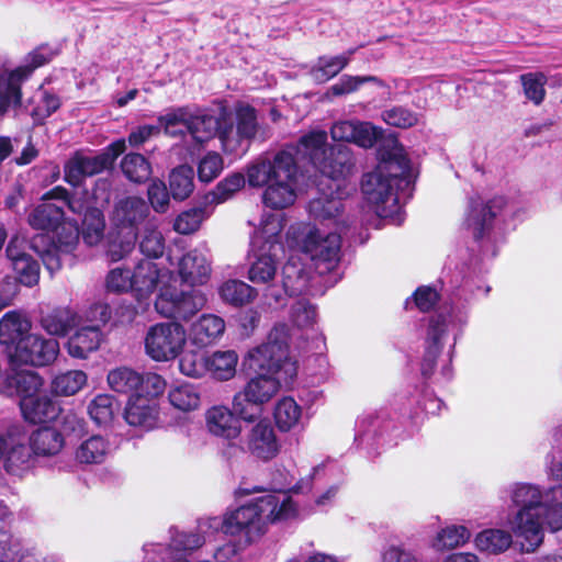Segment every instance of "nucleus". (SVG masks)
<instances>
[{"mask_svg":"<svg viewBox=\"0 0 562 562\" xmlns=\"http://www.w3.org/2000/svg\"><path fill=\"white\" fill-rule=\"evenodd\" d=\"M308 160L324 179L319 196L308 204L315 220L336 218L342 209V181L353 168V158L346 146L328 148L325 131H311L296 145L259 156L247 167V181L252 188H265L262 202L273 210L294 204L297 198L299 160Z\"/></svg>","mask_w":562,"mask_h":562,"instance_id":"nucleus-1","label":"nucleus"},{"mask_svg":"<svg viewBox=\"0 0 562 562\" xmlns=\"http://www.w3.org/2000/svg\"><path fill=\"white\" fill-rule=\"evenodd\" d=\"M515 510L508 515L510 527H562V485L542 491L529 483L510 490Z\"/></svg>","mask_w":562,"mask_h":562,"instance_id":"nucleus-2","label":"nucleus"},{"mask_svg":"<svg viewBox=\"0 0 562 562\" xmlns=\"http://www.w3.org/2000/svg\"><path fill=\"white\" fill-rule=\"evenodd\" d=\"M408 171V159L398 150L363 176L362 193L378 216L392 218L400 214L396 190L409 184Z\"/></svg>","mask_w":562,"mask_h":562,"instance_id":"nucleus-3","label":"nucleus"},{"mask_svg":"<svg viewBox=\"0 0 562 562\" xmlns=\"http://www.w3.org/2000/svg\"><path fill=\"white\" fill-rule=\"evenodd\" d=\"M300 516V510L292 498L285 494H267L247 505L227 510L220 517L200 520L199 527H262L284 524Z\"/></svg>","mask_w":562,"mask_h":562,"instance_id":"nucleus-4","label":"nucleus"},{"mask_svg":"<svg viewBox=\"0 0 562 562\" xmlns=\"http://www.w3.org/2000/svg\"><path fill=\"white\" fill-rule=\"evenodd\" d=\"M243 367L252 373L279 376L284 383L292 381L297 373V366L289 352L288 325H276L270 330L266 342L247 352Z\"/></svg>","mask_w":562,"mask_h":562,"instance_id":"nucleus-5","label":"nucleus"},{"mask_svg":"<svg viewBox=\"0 0 562 562\" xmlns=\"http://www.w3.org/2000/svg\"><path fill=\"white\" fill-rule=\"evenodd\" d=\"M297 250L313 262L319 274L333 271L340 259L341 236L310 225L291 228Z\"/></svg>","mask_w":562,"mask_h":562,"instance_id":"nucleus-6","label":"nucleus"},{"mask_svg":"<svg viewBox=\"0 0 562 562\" xmlns=\"http://www.w3.org/2000/svg\"><path fill=\"white\" fill-rule=\"evenodd\" d=\"M221 116L203 112L193 113L189 108H172L158 117V123L165 133L171 137L189 136L198 145H201L215 135L221 128Z\"/></svg>","mask_w":562,"mask_h":562,"instance_id":"nucleus-7","label":"nucleus"},{"mask_svg":"<svg viewBox=\"0 0 562 562\" xmlns=\"http://www.w3.org/2000/svg\"><path fill=\"white\" fill-rule=\"evenodd\" d=\"M282 382H284L283 379L276 375L255 373L234 395L232 402L234 412L244 422H256L261 415L263 405L279 393Z\"/></svg>","mask_w":562,"mask_h":562,"instance_id":"nucleus-8","label":"nucleus"},{"mask_svg":"<svg viewBox=\"0 0 562 562\" xmlns=\"http://www.w3.org/2000/svg\"><path fill=\"white\" fill-rule=\"evenodd\" d=\"M187 345V330L181 323L161 322L151 325L144 338L146 355L157 362L178 358Z\"/></svg>","mask_w":562,"mask_h":562,"instance_id":"nucleus-9","label":"nucleus"},{"mask_svg":"<svg viewBox=\"0 0 562 562\" xmlns=\"http://www.w3.org/2000/svg\"><path fill=\"white\" fill-rule=\"evenodd\" d=\"M53 57V53L46 46H41L31 52L25 63L9 71L7 69L0 70V116H2L8 109L21 103V83L26 80L32 72L48 63Z\"/></svg>","mask_w":562,"mask_h":562,"instance_id":"nucleus-10","label":"nucleus"},{"mask_svg":"<svg viewBox=\"0 0 562 562\" xmlns=\"http://www.w3.org/2000/svg\"><path fill=\"white\" fill-rule=\"evenodd\" d=\"M206 294L195 288L189 290H167L157 297L156 311L173 322H188L206 305Z\"/></svg>","mask_w":562,"mask_h":562,"instance_id":"nucleus-11","label":"nucleus"},{"mask_svg":"<svg viewBox=\"0 0 562 562\" xmlns=\"http://www.w3.org/2000/svg\"><path fill=\"white\" fill-rule=\"evenodd\" d=\"M212 273V256L206 244L186 252L178 261L177 274L181 283L191 288L206 284Z\"/></svg>","mask_w":562,"mask_h":562,"instance_id":"nucleus-12","label":"nucleus"},{"mask_svg":"<svg viewBox=\"0 0 562 562\" xmlns=\"http://www.w3.org/2000/svg\"><path fill=\"white\" fill-rule=\"evenodd\" d=\"M58 352L59 344L56 339L30 334L16 346L11 357L21 363L41 367L52 363Z\"/></svg>","mask_w":562,"mask_h":562,"instance_id":"nucleus-13","label":"nucleus"},{"mask_svg":"<svg viewBox=\"0 0 562 562\" xmlns=\"http://www.w3.org/2000/svg\"><path fill=\"white\" fill-rule=\"evenodd\" d=\"M245 436L247 451L257 459L269 461L280 451V443L272 424L266 418H257Z\"/></svg>","mask_w":562,"mask_h":562,"instance_id":"nucleus-14","label":"nucleus"},{"mask_svg":"<svg viewBox=\"0 0 562 562\" xmlns=\"http://www.w3.org/2000/svg\"><path fill=\"white\" fill-rule=\"evenodd\" d=\"M25 240L15 236L7 246L5 255L19 281L25 286H34L40 280V265L25 251Z\"/></svg>","mask_w":562,"mask_h":562,"instance_id":"nucleus-15","label":"nucleus"},{"mask_svg":"<svg viewBox=\"0 0 562 562\" xmlns=\"http://www.w3.org/2000/svg\"><path fill=\"white\" fill-rule=\"evenodd\" d=\"M504 205L505 200L501 196L494 198L486 203L480 198L471 199L465 224L475 239L484 237L490 232L493 220Z\"/></svg>","mask_w":562,"mask_h":562,"instance_id":"nucleus-16","label":"nucleus"},{"mask_svg":"<svg viewBox=\"0 0 562 562\" xmlns=\"http://www.w3.org/2000/svg\"><path fill=\"white\" fill-rule=\"evenodd\" d=\"M149 215V206L146 201L139 196H127L120 200L113 211L112 222L119 234L135 232L138 226L146 221Z\"/></svg>","mask_w":562,"mask_h":562,"instance_id":"nucleus-17","label":"nucleus"},{"mask_svg":"<svg viewBox=\"0 0 562 562\" xmlns=\"http://www.w3.org/2000/svg\"><path fill=\"white\" fill-rule=\"evenodd\" d=\"M334 140L353 143L363 148L372 147L381 132L369 122L340 121L331 126Z\"/></svg>","mask_w":562,"mask_h":562,"instance_id":"nucleus-18","label":"nucleus"},{"mask_svg":"<svg viewBox=\"0 0 562 562\" xmlns=\"http://www.w3.org/2000/svg\"><path fill=\"white\" fill-rule=\"evenodd\" d=\"M282 251L283 246L277 244H272L268 250L251 248L254 260L248 269L249 281L269 285L277 277L278 257Z\"/></svg>","mask_w":562,"mask_h":562,"instance_id":"nucleus-19","label":"nucleus"},{"mask_svg":"<svg viewBox=\"0 0 562 562\" xmlns=\"http://www.w3.org/2000/svg\"><path fill=\"white\" fill-rule=\"evenodd\" d=\"M225 321L215 314H202L189 328L187 339L198 348H206L216 344L225 333Z\"/></svg>","mask_w":562,"mask_h":562,"instance_id":"nucleus-20","label":"nucleus"},{"mask_svg":"<svg viewBox=\"0 0 562 562\" xmlns=\"http://www.w3.org/2000/svg\"><path fill=\"white\" fill-rule=\"evenodd\" d=\"M133 294L138 300L148 299L157 289L166 270L158 263L142 259L134 267L133 271Z\"/></svg>","mask_w":562,"mask_h":562,"instance_id":"nucleus-21","label":"nucleus"},{"mask_svg":"<svg viewBox=\"0 0 562 562\" xmlns=\"http://www.w3.org/2000/svg\"><path fill=\"white\" fill-rule=\"evenodd\" d=\"M239 417L225 406H213L205 413L207 430L217 437L236 439L241 434Z\"/></svg>","mask_w":562,"mask_h":562,"instance_id":"nucleus-22","label":"nucleus"},{"mask_svg":"<svg viewBox=\"0 0 562 562\" xmlns=\"http://www.w3.org/2000/svg\"><path fill=\"white\" fill-rule=\"evenodd\" d=\"M124 418L131 426L144 430L153 429L158 420L156 402L143 395L131 397L124 412Z\"/></svg>","mask_w":562,"mask_h":562,"instance_id":"nucleus-23","label":"nucleus"},{"mask_svg":"<svg viewBox=\"0 0 562 562\" xmlns=\"http://www.w3.org/2000/svg\"><path fill=\"white\" fill-rule=\"evenodd\" d=\"M2 461L4 471L16 477H22L35 464V458L30 446L12 437L9 439V447L4 451Z\"/></svg>","mask_w":562,"mask_h":562,"instance_id":"nucleus-24","label":"nucleus"},{"mask_svg":"<svg viewBox=\"0 0 562 562\" xmlns=\"http://www.w3.org/2000/svg\"><path fill=\"white\" fill-rule=\"evenodd\" d=\"M20 408L23 417L33 424L52 420L60 413L59 405L41 392L20 400Z\"/></svg>","mask_w":562,"mask_h":562,"instance_id":"nucleus-25","label":"nucleus"},{"mask_svg":"<svg viewBox=\"0 0 562 562\" xmlns=\"http://www.w3.org/2000/svg\"><path fill=\"white\" fill-rule=\"evenodd\" d=\"M42 378L33 371H19L7 375L0 382V393L7 396H20V400L40 392Z\"/></svg>","mask_w":562,"mask_h":562,"instance_id":"nucleus-26","label":"nucleus"},{"mask_svg":"<svg viewBox=\"0 0 562 562\" xmlns=\"http://www.w3.org/2000/svg\"><path fill=\"white\" fill-rule=\"evenodd\" d=\"M81 315L69 306H59L41 318V326L49 335L66 336L75 327L81 325Z\"/></svg>","mask_w":562,"mask_h":562,"instance_id":"nucleus-27","label":"nucleus"},{"mask_svg":"<svg viewBox=\"0 0 562 562\" xmlns=\"http://www.w3.org/2000/svg\"><path fill=\"white\" fill-rule=\"evenodd\" d=\"M31 322L20 312L11 311L0 319V344L7 347H14L30 335Z\"/></svg>","mask_w":562,"mask_h":562,"instance_id":"nucleus-28","label":"nucleus"},{"mask_svg":"<svg viewBox=\"0 0 562 562\" xmlns=\"http://www.w3.org/2000/svg\"><path fill=\"white\" fill-rule=\"evenodd\" d=\"M447 334V321L445 317L438 316L429 323L427 334V346L424 360L422 363V373L428 376L432 373L436 358L441 351L442 339Z\"/></svg>","mask_w":562,"mask_h":562,"instance_id":"nucleus-29","label":"nucleus"},{"mask_svg":"<svg viewBox=\"0 0 562 562\" xmlns=\"http://www.w3.org/2000/svg\"><path fill=\"white\" fill-rule=\"evenodd\" d=\"M112 451L110 441L100 435L82 440L75 451V459L80 464L92 465L103 463Z\"/></svg>","mask_w":562,"mask_h":562,"instance_id":"nucleus-30","label":"nucleus"},{"mask_svg":"<svg viewBox=\"0 0 562 562\" xmlns=\"http://www.w3.org/2000/svg\"><path fill=\"white\" fill-rule=\"evenodd\" d=\"M101 340V329L97 326H82L69 338L67 349L71 357L85 359L99 348Z\"/></svg>","mask_w":562,"mask_h":562,"instance_id":"nucleus-31","label":"nucleus"},{"mask_svg":"<svg viewBox=\"0 0 562 562\" xmlns=\"http://www.w3.org/2000/svg\"><path fill=\"white\" fill-rule=\"evenodd\" d=\"M282 286L284 293L299 295L307 293L310 289V273L294 257L289 258L282 268Z\"/></svg>","mask_w":562,"mask_h":562,"instance_id":"nucleus-32","label":"nucleus"},{"mask_svg":"<svg viewBox=\"0 0 562 562\" xmlns=\"http://www.w3.org/2000/svg\"><path fill=\"white\" fill-rule=\"evenodd\" d=\"M126 149V142L124 139H120L111 144L108 148V151L94 155V156H88V155H81L77 154V158L81 165V168H83V172L88 177L97 175L99 172H102L103 170L108 169L112 166L114 160Z\"/></svg>","mask_w":562,"mask_h":562,"instance_id":"nucleus-33","label":"nucleus"},{"mask_svg":"<svg viewBox=\"0 0 562 562\" xmlns=\"http://www.w3.org/2000/svg\"><path fill=\"white\" fill-rule=\"evenodd\" d=\"M64 445V435L53 427L40 428L30 437V448L36 456H55L61 451Z\"/></svg>","mask_w":562,"mask_h":562,"instance_id":"nucleus-34","label":"nucleus"},{"mask_svg":"<svg viewBox=\"0 0 562 562\" xmlns=\"http://www.w3.org/2000/svg\"><path fill=\"white\" fill-rule=\"evenodd\" d=\"M282 231L283 221L281 216L274 214L265 215L259 228L251 238V248L268 250L272 244L282 245L280 241Z\"/></svg>","mask_w":562,"mask_h":562,"instance_id":"nucleus-35","label":"nucleus"},{"mask_svg":"<svg viewBox=\"0 0 562 562\" xmlns=\"http://www.w3.org/2000/svg\"><path fill=\"white\" fill-rule=\"evenodd\" d=\"M63 220V205L53 202H43L27 216L30 226L37 231H54Z\"/></svg>","mask_w":562,"mask_h":562,"instance_id":"nucleus-36","label":"nucleus"},{"mask_svg":"<svg viewBox=\"0 0 562 562\" xmlns=\"http://www.w3.org/2000/svg\"><path fill=\"white\" fill-rule=\"evenodd\" d=\"M221 300L232 306L238 307L254 301L258 292L255 288L241 280H226L218 286Z\"/></svg>","mask_w":562,"mask_h":562,"instance_id":"nucleus-37","label":"nucleus"},{"mask_svg":"<svg viewBox=\"0 0 562 562\" xmlns=\"http://www.w3.org/2000/svg\"><path fill=\"white\" fill-rule=\"evenodd\" d=\"M229 540L224 546L217 548L214 553L216 562H235V558L251 541V531H260L261 529H229Z\"/></svg>","mask_w":562,"mask_h":562,"instance_id":"nucleus-38","label":"nucleus"},{"mask_svg":"<svg viewBox=\"0 0 562 562\" xmlns=\"http://www.w3.org/2000/svg\"><path fill=\"white\" fill-rule=\"evenodd\" d=\"M513 542V536L507 529H482L475 538L476 548L488 553H501Z\"/></svg>","mask_w":562,"mask_h":562,"instance_id":"nucleus-39","label":"nucleus"},{"mask_svg":"<svg viewBox=\"0 0 562 562\" xmlns=\"http://www.w3.org/2000/svg\"><path fill=\"white\" fill-rule=\"evenodd\" d=\"M238 355L234 350L215 351L207 357V371L218 380H229L236 373Z\"/></svg>","mask_w":562,"mask_h":562,"instance_id":"nucleus-40","label":"nucleus"},{"mask_svg":"<svg viewBox=\"0 0 562 562\" xmlns=\"http://www.w3.org/2000/svg\"><path fill=\"white\" fill-rule=\"evenodd\" d=\"M355 49L334 57H321L312 68L311 76L317 82H325L338 75L350 61Z\"/></svg>","mask_w":562,"mask_h":562,"instance_id":"nucleus-41","label":"nucleus"},{"mask_svg":"<svg viewBox=\"0 0 562 562\" xmlns=\"http://www.w3.org/2000/svg\"><path fill=\"white\" fill-rule=\"evenodd\" d=\"M82 237L89 246L97 245L103 237L105 222L102 212L98 207L83 205Z\"/></svg>","mask_w":562,"mask_h":562,"instance_id":"nucleus-42","label":"nucleus"},{"mask_svg":"<svg viewBox=\"0 0 562 562\" xmlns=\"http://www.w3.org/2000/svg\"><path fill=\"white\" fill-rule=\"evenodd\" d=\"M142 381V374L127 367L113 369L108 374L109 386L114 392L123 394L137 391Z\"/></svg>","mask_w":562,"mask_h":562,"instance_id":"nucleus-43","label":"nucleus"},{"mask_svg":"<svg viewBox=\"0 0 562 562\" xmlns=\"http://www.w3.org/2000/svg\"><path fill=\"white\" fill-rule=\"evenodd\" d=\"M194 171L189 166L175 168L169 176V188L175 200L183 201L194 190Z\"/></svg>","mask_w":562,"mask_h":562,"instance_id":"nucleus-44","label":"nucleus"},{"mask_svg":"<svg viewBox=\"0 0 562 562\" xmlns=\"http://www.w3.org/2000/svg\"><path fill=\"white\" fill-rule=\"evenodd\" d=\"M121 169L128 180L136 183L145 182L151 176L149 161L137 153L125 155L121 161Z\"/></svg>","mask_w":562,"mask_h":562,"instance_id":"nucleus-45","label":"nucleus"},{"mask_svg":"<svg viewBox=\"0 0 562 562\" xmlns=\"http://www.w3.org/2000/svg\"><path fill=\"white\" fill-rule=\"evenodd\" d=\"M205 542L204 536L199 529H175L171 542L167 547L168 553H187L201 548Z\"/></svg>","mask_w":562,"mask_h":562,"instance_id":"nucleus-46","label":"nucleus"},{"mask_svg":"<svg viewBox=\"0 0 562 562\" xmlns=\"http://www.w3.org/2000/svg\"><path fill=\"white\" fill-rule=\"evenodd\" d=\"M168 398L175 408L183 412L193 411L200 405V394L195 386L190 383L172 386Z\"/></svg>","mask_w":562,"mask_h":562,"instance_id":"nucleus-47","label":"nucleus"},{"mask_svg":"<svg viewBox=\"0 0 562 562\" xmlns=\"http://www.w3.org/2000/svg\"><path fill=\"white\" fill-rule=\"evenodd\" d=\"M301 416L302 409L292 397H283L276 405L274 418L277 426L282 431H288L295 427Z\"/></svg>","mask_w":562,"mask_h":562,"instance_id":"nucleus-48","label":"nucleus"},{"mask_svg":"<svg viewBox=\"0 0 562 562\" xmlns=\"http://www.w3.org/2000/svg\"><path fill=\"white\" fill-rule=\"evenodd\" d=\"M217 136L225 153L243 156L250 147L249 144L241 138L236 127H234L232 123L224 121V114H222L221 128L218 130Z\"/></svg>","mask_w":562,"mask_h":562,"instance_id":"nucleus-49","label":"nucleus"},{"mask_svg":"<svg viewBox=\"0 0 562 562\" xmlns=\"http://www.w3.org/2000/svg\"><path fill=\"white\" fill-rule=\"evenodd\" d=\"M87 374L81 370H70L55 376L52 382L54 393L70 396L79 392L87 383Z\"/></svg>","mask_w":562,"mask_h":562,"instance_id":"nucleus-50","label":"nucleus"},{"mask_svg":"<svg viewBox=\"0 0 562 562\" xmlns=\"http://www.w3.org/2000/svg\"><path fill=\"white\" fill-rule=\"evenodd\" d=\"M211 213L212 211L207 205L187 210L177 216L173 229L182 235L192 234Z\"/></svg>","mask_w":562,"mask_h":562,"instance_id":"nucleus-51","label":"nucleus"},{"mask_svg":"<svg viewBox=\"0 0 562 562\" xmlns=\"http://www.w3.org/2000/svg\"><path fill=\"white\" fill-rule=\"evenodd\" d=\"M246 182L243 173H233L217 183L215 189L205 195V203L218 204L228 200L235 192L240 190Z\"/></svg>","mask_w":562,"mask_h":562,"instance_id":"nucleus-52","label":"nucleus"},{"mask_svg":"<svg viewBox=\"0 0 562 562\" xmlns=\"http://www.w3.org/2000/svg\"><path fill=\"white\" fill-rule=\"evenodd\" d=\"M140 251L150 258H159L165 251V238L156 225L148 221L145 225L140 241Z\"/></svg>","mask_w":562,"mask_h":562,"instance_id":"nucleus-53","label":"nucleus"},{"mask_svg":"<svg viewBox=\"0 0 562 562\" xmlns=\"http://www.w3.org/2000/svg\"><path fill=\"white\" fill-rule=\"evenodd\" d=\"M525 97L535 105H540L546 98L547 76L542 72H528L519 77Z\"/></svg>","mask_w":562,"mask_h":562,"instance_id":"nucleus-54","label":"nucleus"},{"mask_svg":"<svg viewBox=\"0 0 562 562\" xmlns=\"http://www.w3.org/2000/svg\"><path fill=\"white\" fill-rule=\"evenodd\" d=\"M236 130L249 145L258 132L256 110L250 105H239L236 109Z\"/></svg>","mask_w":562,"mask_h":562,"instance_id":"nucleus-55","label":"nucleus"},{"mask_svg":"<svg viewBox=\"0 0 562 562\" xmlns=\"http://www.w3.org/2000/svg\"><path fill=\"white\" fill-rule=\"evenodd\" d=\"M56 232L53 244L65 254H70L79 241V228L76 222L66 221L65 218L54 229Z\"/></svg>","mask_w":562,"mask_h":562,"instance_id":"nucleus-56","label":"nucleus"},{"mask_svg":"<svg viewBox=\"0 0 562 562\" xmlns=\"http://www.w3.org/2000/svg\"><path fill=\"white\" fill-rule=\"evenodd\" d=\"M137 234L135 232H124L111 239L108 246L106 256L113 262L127 257L135 247Z\"/></svg>","mask_w":562,"mask_h":562,"instance_id":"nucleus-57","label":"nucleus"},{"mask_svg":"<svg viewBox=\"0 0 562 562\" xmlns=\"http://www.w3.org/2000/svg\"><path fill=\"white\" fill-rule=\"evenodd\" d=\"M88 413L95 424H108L113 417L114 398L108 394L97 395L89 404Z\"/></svg>","mask_w":562,"mask_h":562,"instance_id":"nucleus-58","label":"nucleus"},{"mask_svg":"<svg viewBox=\"0 0 562 562\" xmlns=\"http://www.w3.org/2000/svg\"><path fill=\"white\" fill-rule=\"evenodd\" d=\"M179 370L190 378H201L207 372V357L190 350L179 359Z\"/></svg>","mask_w":562,"mask_h":562,"instance_id":"nucleus-59","label":"nucleus"},{"mask_svg":"<svg viewBox=\"0 0 562 562\" xmlns=\"http://www.w3.org/2000/svg\"><path fill=\"white\" fill-rule=\"evenodd\" d=\"M469 529H440L432 547L437 550H450L463 546L470 539Z\"/></svg>","mask_w":562,"mask_h":562,"instance_id":"nucleus-60","label":"nucleus"},{"mask_svg":"<svg viewBox=\"0 0 562 562\" xmlns=\"http://www.w3.org/2000/svg\"><path fill=\"white\" fill-rule=\"evenodd\" d=\"M512 544L521 552H533L543 541L542 529H512Z\"/></svg>","mask_w":562,"mask_h":562,"instance_id":"nucleus-61","label":"nucleus"},{"mask_svg":"<svg viewBox=\"0 0 562 562\" xmlns=\"http://www.w3.org/2000/svg\"><path fill=\"white\" fill-rule=\"evenodd\" d=\"M106 289L114 293H133V273L130 269L116 267L108 272Z\"/></svg>","mask_w":562,"mask_h":562,"instance_id":"nucleus-62","label":"nucleus"},{"mask_svg":"<svg viewBox=\"0 0 562 562\" xmlns=\"http://www.w3.org/2000/svg\"><path fill=\"white\" fill-rule=\"evenodd\" d=\"M382 119L386 124L400 128H408L418 123V115L404 106L383 111Z\"/></svg>","mask_w":562,"mask_h":562,"instance_id":"nucleus-63","label":"nucleus"},{"mask_svg":"<svg viewBox=\"0 0 562 562\" xmlns=\"http://www.w3.org/2000/svg\"><path fill=\"white\" fill-rule=\"evenodd\" d=\"M317 313L314 305L302 299L291 307V319L300 328H308L316 322Z\"/></svg>","mask_w":562,"mask_h":562,"instance_id":"nucleus-64","label":"nucleus"}]
</instances>
